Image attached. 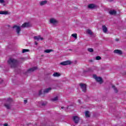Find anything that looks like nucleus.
I'll list each match as a JSON object with an SVG mask.
<instances>
[{
  "instance_id": "f257e3e1",
  "label": "nucleus",
  "mask_w": 126,
  "mask_h": 126,
  "mask_svg": "<svg viewBox=\"0 0 126 126\" xmlns=\"http://www.w3.org/2000/svg\"><path fill=\"white\" fill-rule=\"evenodd\" d=\"M7 63L12 68H15V67L17 66L18 63H19V62L17 60L12 58H10L7 61Z\"/></svg>"
},
{
  "instance_id": "f03ea898",
  "label": "nucleus",
  "mask_w": 126,
  "mask_h": 126,
  "mask_svg": "<svg viewBox=\"0 0 126 126\" xmlns=\"http://www.w3.org/2000/svg\"><path fill=\"white\" fill-rule=\"evenodd\" d=\"M12 102V99L11 98H8L7 100V103L4 104V106L6 109L9 110L11 107V103Z\"/></svg>"
},
{
  "instance_id": "7ed1b4c3",
  "label": "nucleus",
  "mask_w": 126,
  "mask_h": 126,
  "mask_svg": "<svg viewBox=\"0 0 126 126\" xmlns=\"http://www.w3.org/2000/svg\"><path fill=\"white\" fill-rule=\"evenodd\" d=\"M93 78L95 79L96 81L97 82H99L100 84H102L103 83V79L100 77H97V75H94Z\"/></svg>"
},
{
  "instance_id": "20e7f679",
  "label": "nucleus",
  "mask_w": 126,
  "mask_h": 126,
  "mask_svg": "<svg viewBox=\"0 0 126 126\" xmlns=\"http://www.w3.org/2000/svg\"><path fill=\"white\" fill-rule=\"evenodd\" d=\"M12 28L14 29L15 28L16 32L18 35H19L20 34V31H21V27H19L17 25H14Z\"/></svg>"
},
{
  "instance_id": "39448f33",
  "label": "nucleus",
  "mask_w": 126,
  "mask_h": 126,
  "mask_svg": "<svg viewBox=\"0 0 126 126\" xmlns=\"http://www.w3.org/2000/svg\"><path fill=\"white\" fill-rule=\"evenodd\" d=\"M80 86L83 92H86L87 90L86 89V85L85 84H80Z\"/></svg>"
},
{
  "instance_id": "423d86ee",
  "label": "nucleus",
  "mask_w": 126,
  "mask_h": 126,
  "mask_svg": "<svg viewBox=\"0 0 126 126\" xmlns=\"http://www.w3.org/2000/svg\"><path fill=\"white\" fill-rule=\"evenodd\" d=\"M70 63H71V62H70V61H64L61 63L60 64H61V65L64 66V65H68V64H70Z\"/></svg>"
},
{
  "instance_id": "0eeeda50",
  "label": "nucleus",
  "mask_w": 126,
  "mask_h": 126,
  "mask_svg": "<svg viewBox=\"0 0 126 126\" xmlns=\"http://www.w3.org/2000/svg\"><path fill=\"white\" fill-rule=\"evenodd\" d=\"M113 53L114 54H117V55H122L123 52L122 50H119V49H116L114 51Z\"/></svg>"
},
{
  "instance_id": "6e6552de",
  "label": "nucleus",
  "mask_w": 126,
  "mask_h": 126,
  "mask_svg": "<svg viewBox=\"0 0 126 126\" xmlns=\"http://www.w3.org/2000/svg\"><path fill=\"white\" fill-rule=\"evenodd\" d=\"M73 120L75 123V124H78V122H79V118L77 116H74L73 117Z\"/></svg>"
},
{
  "instance_id": "1a4fd4ad",
  "label": "nucleus",
  "mask_w": 126,
  "mask_h": 126,
  "mask_svg": "<svg viewBox=\"0 0 126 126\" xmlns=\"http://www.w3.org/2000/svg\"><path fill=\"white\" fill-rule=\"evenodd\" d=\"M50 23L51 24H56V23H58V21H57V20H56L55 19L52 18L50 20Z\"/></svg>"
},
{
  "instance_id": "9d476101",
  "label": "nucleus",
  "mask_w": 126,
  "mask_h": 126,
  "mask_svg": "<svg viewBox=\"0 0 126 126\" xmlns=\"http://www.w3.org/2000/svg\"><path fill=\"white\" fill-rule=\"evenodd\" d=\"M33 39H34V40H37V41H39V40H44V38L43 37H41V36L39 35V36H35L33 37Z\"/></svg>"
},
{
  "instance_id": "9b49d317",
  "label": "nucleus",
  "mask_w": 126,
  "mask_h": 126,
  "mask_svg": "<svg viewBox=\"0 0 126 126\" xmlns=\"http://www.w3.org/2000/svg\"><path fill=\"white\" fill-rule=\"evenodd\" d=\"M36 69H37V67H33L32 68H31L29 70H28V72H33V71H34L35 70H36Z\"/></svg>"
},
{
  "instance_id": "f8f14e48",
  "label": "nucleus",
  "mask_w": 126,
  "mask_h": 126,
  "mask_svg": "<svg viewBox=\"0 0 126 126\" xmlns=\"http://www.w3.org/2000/svg\"><path fill=\"white\" fill-rule=\"evenodd\" d=\"M109 13L110 14V15H116V14H117V11H116L115 10H111L109 11Z\"/></svg>"
},
{
  "instance_id": "ddd939ff",
  "label": "nucleus",
  "mask_w": 126,
  "mask_h": 126,
  "mask_svg": "<svg viewBox=\"0 0 126 126\" xmlns=\"http://www.w3.org/2000/svg\"><path fill=\"white\" fill-rule=\"evenodd\" d=\"M30 26L29 23H25L22 25L21 27L22 28H25L26 27H29Z\"/></svg>"
},
{
  "instance_id": "4468645a",
  "label": "nucleus",
  "mask_w": 126,
  "mask_h": 126,
  "mask_svg": "<svg viewBox=\"0 0 126 126\" xmlns=\"http://www.w3.org/2000/svg\"><path fill=\"white\" fill-rule=\"evenodd\" d=\"M102 31L104 33H106L108 32V28L106 26H102Z\"/></svg>"
},
{
  "instance_id": "2eb2a0df",
  "label": "nucleus",
  "mask_w": 126,
  "mask_h": 126,
  "mask_svg": "<svg viewBox=\"0 0 126 126\" xmlns=\"http://www.w3.org/2000/svg\"><path fill=\"white\" fill-rule=\"evenodd\" d=\"M0 14H3L4 15H6L9 14L8 11H0Z\"/></svg>"
},
{
  "instance_id": "dca6fc26",
  "label": "nucleus",
  "mask_w": 126,
  "mask_h": 126,
  "mask_svg": "<svg viewBox=\"0 0 126 126\" xmlns=\"http://www.w3.org/2000/svg\"><path fill=\"white\" fill-rule=\"evenodd\" d=\"M53 76H54V77H59V76H61V74L58 72H55L53 74Z\"/></svg>"
},
{
  "instance_id": "f3484780",
  "label": "nucleus",
  "mask_w": 126,
  "mask_h": 126,
  "mask_svg": "<svg viewBox=\"0 0 126 126\" xmlns=\"http://www.w3.org/2000/svg\"><path fill=\"white\" fill-rule=\"evenodd\" d=\"M51 90H52V88H49L45 89L44 90L43 92H44V93H49V92H50V91H51Z\"/></svg>"
},
{
  "instance_id": "a211bd4d",
  "label": "nucleus",
  "mask_w": 126,
  "mask_h": 126,
  "mask_svg": "<svg viewBox=\"0 0 126 126\" xmlns=\"http://www.w3.org/2000/svg\"><path fill=\"white\" fill-rule=\"evenodd\" d=\"M85 116L86 117V118H90V114L89 111H86L85 113Z\"/></svg>"
},
{
  "instance_id": "6ab92c4d",
  "label": "nucleus",
  "mask_w": 126,
  "mask_h": 126,
  "mask_svg": "<svg viewBox=\"0 0 126 126\" xmlns=\"http://www.w3.org/2000/svg\"><path fill=\"white\" fill-rule=\"evenodd\" d=\"M88 7H89V8H91V9L94 8L95 7V4H90L88 5Z\"/></svg>"
},
{
  "instance_id": "aec40b11",
  "label": "nucleus",
  "mask_w": 126,
  "mask_h": 126,
  "mask_svg": "<svg viewBox=\"0 0 126 126\" xmlns=\"http://www.w3.org/2000/svg\"><path fill=\"white\" fill-rule=\"evenodd\" d=\"M51 52H53V50L47 49V50H44V53H47V54H49V53H51Z\"/></svg>"
},
{
  "instance_id": "412c9836",
  "label": "nucleus",
  "mask_w": 126,
  "mask_h": 126,
  "mask_svg": "<svg viewBox=\"0 0 126 126\" xmlns=\"http://www.w3.org/2000/svg\"><path fill=\"white\" fill-rule=\"evenodd\" d=\"M47 3V1H42L40 2V5H44Z\"/></svg>"
},
{
  "instance_id": "4be33fe9",
  "label": "nucleus",
  "mask_w": 126,
  "mask_h": 126,
  "mask_svg": "<svg viewBox=\"0 0 126 126\" xmlns=\"http://www.w3.org/2000/svg\"><path fill=\"white\" fill-rule=\"evenodd\" d=\"M59 98L58 97V96H56L53 98L51 99V101H53V102H54L55 101H58Z\"/></svg>"
},
{
  "instance_id": "5701e85b",
  "label": "nucleus",
  "mask_w": 126,
  "mask_h": 126,
  "mask_svg": "<svg viewBox=\"0 0 126 126\" xmlns=\"http://www.w3.org/2000/svg\"><path fill=\"white\" fill-rule=\"evenodd\" d=\"M71 36L75 38V39H77V34L76 33H73L72 34Z\"/></svg>"
},
{
  "instance_id": "b1692460",
  "label": "nucleus",
  "mask_w": 126,
  "mask_h": 126,
  "mask_svg": "<svg viewBox=\"0 0 126 126\" xmlns=\"http://www.w3.org/2000/svg\"><path fill=\"white\" fill-rule=\"evenodd\" d=\"M102 58H101V57L100 56H96L95 57V60H96V61H100V60H101Z\"/></svg>"
},
{
  "instance_id": "393cba45",
  "label": "nucleus",
  "mask_w": 126,
  "mask_h": 126,
  "mask_svg": "<svg viewBox=\"0 0 126 126\" xmlns=\"http://www.w3.org/2000/svg\"><path fill=\"white\" fill-rule=\"evenodd\" d=\"M112 87L114 89L115 93H118V90L117 89V88H116L115 86H113Z\"/></svg>"
},
{
  "instance_id": "a878e982",
  "label": "nucleus",
  "mask_w": 126,
  "mask_h": 126,
  "mask_svg": "<svg viewBox=\"0 0 126 126\" xmlns=\"http://www.w3.org/2000/svg\"><path fill=\"white\" fill-rule=\"evenodd\" d=\"M87 33L88 34H90V35H92V31H91L90 30H87Z\"/></svg>"
},
{
  "instance_id": "bb28decb",
  "label": "nucleus",
  "mask_w": 126,
  "mask_h": 126,
  "mask_svg": "<svg viewBox=\"0 0 126 126\" xmlns=\"http://www.w3.org/2000/svg\"><path fill=\"white\" fill-rule=\"evenodd\" d=\"M88 51L90 52V53H93V52H94L93 49L92 48H88Z\"/></svg>"
},
{
  "instance_id": "cd10ccee",
  "label": "nucleus",
  "mask_w": 126,
  "mask_h": 126,
  "mask_svg": "<svg viewBox=\"0 0 126 126\" xmlns=\"http://www.w3.org/2000/svg\"><path fill=\"white\" fill-rule=\"evenodd\" d=\"M27 52H29V50H28V49H23V51H22V53H26Z\"/></svg>"
},
{
  "instance_id": "c85d7f7f",
  "label": "nucleus",
  "mask_w": 126,
  "mask_h": 126,
  "mask_svg": "<svg viewBox=\"0 0 126 126\" xmlns=\"http://www.w3.org/2000/svg\"><path fill=\"white\" fill-rule=\"evenodd\" d=\"M4 0H0V3H4Z\"/></svg>"
},
{
  "instance_id": "c756f323",
  "label": "nucleus",
  "mask_w": 126,
  "mask_h": 126,
  "mask_svg": "<svg viewBox=\"0 0 126 126\" xmlns=\"http://www.w3.org/2000/svg\"><path fill=\"white\" fill-rule=\"evenodd\" d=\"M39 95H42V90L39 91Z\"/></svg>"
},
{
  "instance_id": "7c9ffc66",
  "label": "nucleus",
  "mask_w": 126,
  "mask_h": 126,
  "mask_svg": "<svg viewBox=\"0 0 126 126\" xmlns=\"http://www.w3.org/2000/svg\"><path fill=\"white\" fill-rule=\"evenodd\" d=\"M24 104H27V100H26V99L24 100Z\"/></svg>"
},
{
  "instance_id": "2f4dec72",
  "label": "nucleus",
  "mask_w": 126,
  "mask_h": 126,
  "mask_svg": "<svg viewBox=\"0 0 126 126\" xmlns=\"http://www.w3.org/2000/svg\"><path fill=\"white\" fill-rule=\"evenodd\" d=\"M3 80H2V79H1V78H0V83H2Z\"/></svg>"
},
{
  "instance_id": "473e14b6",
  "label": "nucleus",
  "mask_w": 126,
  "mask_h": 126,
  "mask_svg": "<svg viewBox=\"0 0 126 126\" xmlns=\"http://www.w3.org/2000/svg\"><path fill=\"white\" fill-rule=\"evenodd\" d=\"M4 126H8V124L7 123H5L4 124H3Z\"/></svg>"
},
{
  "instance_id": "72a5a7b5",
  "label": "nucleus",
  "mask_w": 126,
  "mask_h": 126,
  "mask_svg": "<svg viewBox=\"0 0 126 126\" xmlns=\"http://www.w3.org/2000/svg\"><path fill=\"white\" fill-rule=\"evenodd\" d=\"M45 105H46V103H42V106H45Z\"/></svg>"
},
{
  "instance_id": "f704fd0d",
  "label": "nucleus",
  "mask_w": 126,
  "mask_h": 126,
  "mask_svg": "<svg viewBox=\"0 0 126 126\" xmlns=\"http://www.w3.org/2000/svg\"><path fill=\"white\" fill-rule=\"evenodd\" d=\"M35 45H38V42H35Z\"/></svg>"
},
{
  "instance_id": "c9c22d12",
  "label": "nucleus",
  "mask_w": 126,
  "mask_h": 126,
  "mask_svg": "<svg viewBox=\"0 0 126 126\" xmlns=\"http://www.w3.org/2000/svg\"><path fill=\"white\" fill-rule=\"evenodd\" d=\"M116 41H119V39L116 38Z\"/></svg>"
},
{
  "instance_id": "e433bc0d",
  "label": "nucleus",
  "mask_w": 126,
  "mask_h": 126,
  "mask_svg": "<svg viewBox=\"0 0 126 126\" xmlns=\"http://www.w3.org/2000/svg\"><path fill=\"white\" fill-rule=\"evenodd\" d=\"M90 62L92 63V62H93V60H90Z\"/></svg>"
},
{
  "instance_id": "4c0bfd02",
  "label": "nucleus",
  "mask_w": 126,
  "mask_h": 126,
  "mask_svg": "<svg viewBox=\"0 0 126 126\" xmlns=\"http://www.w3.org/2000/svg\"><path fill=\"white\" fill-rule=\"evenodd\" d=\"M78 102H79V103H80V100H78Z\"/></svg>"
},
{
  "instance_id": "58836bf2",
  "label": "nucleus",
  "mask_w": 126,
  "mask_h": 126,
  "mask_svg": "<svg viewBox=\"0 0 126 126\" xmlns=\"http://www.w3.org/2000/svg\"><path fill=\"white\" fill-rule=\"evenodd\" d=\"M63 108H64L63 107H62L61 109H63Z\"/></svg>"
},
{
  "instance_id": "ea45409f",
  "label": "nucleus",
  "mask_w": 126,
  "mask_h": 126,
  "mask_svg": "<svg viewBox=\"0 0 126 126\" xmlns=\"http://www.w3.org/2000/svg\"><path fill=\"white\" fill-rule=\"evenodd\" d=\"M69 51H72V50H71V49H69Z\"/></svg>"
},
{
  "instance_id": "a19ab883",
  "label": "nucleus",
  "mask_w": 126,
  "mask_h": 126,
  "mask_svg": "<svg viewBox=\"0 0 126 126\" xmlns=\"http://www.w3.org/2000/svg\"><path fill=\"white\" fill-rule=\"evenodd\" d=\"M22 60H24V59L22 58Z\"/></svg>"
},
{
  "instance_id": "79ce46f5",
  "label": "nucleus",
  "mask_w": 126,
  "mask_h": 126,
  "mask_svg": "<svg viewBox=\"0 0 126 126\" xmlns=\"http://www.w3.org/2000/svg\"><path fill=\"white\" fill-rule=\"evenodd\" d=\"M111 1H112V0H110Z\"/></svg>"
}]
</instances>
